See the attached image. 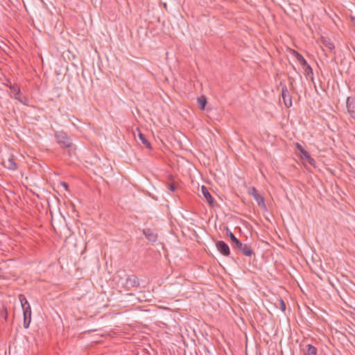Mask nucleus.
<instances>
[{
	"instance_id": "f257e3e1",
	"label": "nucleus",
	"mask_w": 355,
	"mask_h": 355,
	"mask_svg": "<svg viewBox=\"0 0 355 355\" xmlns=\"http://www.w3.org/2000/svg\"><path fill=\"white\" fill-rule=\"evenodd\" d=\"M55 138L60 148L70 149L72 147V140L66 132L57 131L55 132Z\"/></svg>"
},
{
	"instance_id": "f03ea898",
	"label": "nucleus",
	"mask_w": 355,
	"mask_h": 355,
	"mask_svg": "<svg viewBox=\"0 0 355 355\" xmlns=\"http://www.w3.org/2000/svg\"><path fill=\"white\" fill-rule=\"evenodd\" d=\"M7 86L10 88L15 99L24 105H28V99L21 94L20 88L17 84H10V85Z\"/></svg>"
},
{
	"instance_id": "7ed1b4c3",
	"label": "nucleus",
	"mask_w": 355,
	"mask_h": 355,
	"mask_svg": "<svg viewBox=\"0 0 355 355\" xmlns=\"http://www.w3.org/2000/svg\"><path fill=\"white\" fill-rule=\"evenodd\" d=\"M248 194L254 197L258 205L261 207L266 208L263 197L259 193L257 189L254 187L249 188Z\"/></svg>"
},
{
	"instance_id": "20e7f679",
	"label": "nucleus",
	"mask_w": 355,
	"mask_h": 355,
	"mask_svg": "<svg viewBox=\"0 0 355 355\" xmlns=\"http://www.w3.org/2000/svg\"><path fill=\"white\" fill-rule=\"evenodd\" d=\"M216 247L218 251L225 257L230 254V249L228 245L223 241H218L216 243Z\"/></svg>"
},
{
	"instance_id": "39448f33",
	"label": "nucleus",
	"mask_w": 355,
	"mask_h": 355,
	"mask_svg": "<svg viewBox=\"0 0 355 355\" xmlns=\"http://www.w3.org/2000/svg\"><path fill=\"white\" fill-rule=\"evenodd\" d=\"M282 96L285 106L290 107L292 105V100L286 85L282 86Z\"/></svg>"
},
{
	"instance_id": "423d86ee",
	"label": "nucleus",
	"mask_w": 355,
	"mask_h": 355,
	"mask_svg": "<svg viewBox=\"0 0 355 355\" xmlns=\"http://www.w3.org/2000/svg\"><path fill=\"white\" fill-rule=\"evenodd\" d=\"M346 106L350 116L355 119V98L348 97L346 101Z\"/></svg>"
},
{
	"instance_id": "0eeeda50",
	"label": "nucleus",
	"mask_w": 355,
	"mask_h": 355,
	"mask_svg": "<svg viewBox=\"0 0 355 355\" xmlns=\"http://www.w3.org/2000/svg\"><path fill=\"white\" fill-rule=\"evenodd\" d=\"M23 310L24 314V327L28 329L31 321V306H25Z\"/></svg>"
},
{
	"instance_id": "6e6552de",
	"label": "nucleus",
	"mask_w": 355,
	"mask_h": 355,
	"mask_svg": "<svg viewBox=\"0 0 355 355\" xmlns=\"http://www.w3.org/2000/svg\"><path fill=\"white\" fill-rule=\"evenodd\" d=\"M201 192L203 195L204 198L206 199L207 202L209 203V205L214 207L215 206L216 202L214 201V198L208 191L207 188L202 185L201 187Z\"/></svg>"
},
{
	"instance_id": "1a4fd4ad",
	"label": "nucleus",
	"mask_w": 355,
	"mask_h": 355,
	"mask_svg": "<svg viewBox=\"0 0 355 355\" xmlns=\"http://www.w3.org/2000/svg\"><path fill=\"white\" fill-rule=\"evenodd\" d=\"M146 238L150 242L155 243L157 240V234L156 232L151 229H144L143 231Z\"/></svg>"
},
{
	"instance_id": "9d476101",
	"label": "nucleus",
	"mask_w": 355,
	"mask_h": 355,
	"mask_svg": "<svg viewBox=\"0 0 355 355\" xmlns=\"http://www.w3.org/2000/svg\"><path fill=\"white\" fill-rule=\"evenodd\" d=\"M226 234L228 237H230V240L232 242V248L235 249L236 247L241 246V242L234 236V234L231 232V230L226 227Z\"/></svg>"
},
{
	"instance_id": "9b49d317",
	"label": "nucleus",
	"mask_w": 355,
	"mask_h": 355,
	"mask_svg": "<svg viewBox=\"0 0 355 355\" xmlns=\"http://www.w3.org/2000/svg\"><path fill=\"white\" fill-rule=\"evenodd\" d=\"M236 250H240L242 254L246 257H251L254 253L251 247L247 244H243L241 243V246L236 247Z\"/></svg>"
},
{
	"instance_id": "f8f14e48",
	"label": "nucleus",
	"mask_w": 355,
	"mask_h": 355,
	"mask_svg": "<svg viewBox=\"0 0 355 355\" xmlns=\"http://www.w3.org/2000/svg\"><path fill=\"white\" fill-rule=\"evenodd\" d=\"M3 165L4 167L10 169V170H15L17 169V164L15 162L13 156H10L7 159L3 161Z\"/></svg>"
},
{
	"instance_id": "ddd939ff",
	"label": "nucleus",
	"mask_w": 355,
	"mask_h": 355,
	"mask_svg": "<svg viewBox=\"0 0 355 355\" xmlns=\"http://www.w3.org/2000/svg\"><path fill=\"white\" fill-rule=\"evenodd\" d=\"M126 284L131 287H138L139 286V281L137 276L130 275L126 279Z\"/></svg>"
},
{
	"instance_id": "4468645a",
	"label": "nucleus",
	"mask_w": 355,
	"mask_h": 355,
	"mask_svg": "<svg viewBox=\"0 0 355 355\" xmlns=\"http://www.w3.org/2000/svg\"><path fill=\"white\" fill-rule=\"evenodd\" d=\"M317 348L312 345H306L304 349V355H316Z\"/></svg>"
},
{
	"instance_id": "2eb2a0df",
	"label": "nucleus",
	"mask_w": 355,
	"mask_h": 355,
	"mask_svg": "<svg viewBox=\"0 0 355 355\" xmlns=\"http://www.w3.org/2000/svg\"><path fill=\"white\" fill-rule=\"evenodd\" d=\"M198 107L201 110H204L207 105V98L205 96H201L197 98Z\"/></svg>"
},
{
	"instance_id": "dca6fc26",
	"label": "nucleus",
	"mask_w": 355,
	"mask_h": 355,
	"mask_svg": "<svg viewBox=\"0 0 355 355\" xmlns=\"http://www.w3.org/2000/svg\"><path fill=\"white\" fill-rule=\"evenodd\" d=\"M139 138L141 143L148 148L150 149L152 148L150 143L148 141V140L146 139V136L141 133L139 132Z\"/></svg>"
},
{
	"instance_id": "f3484780",
	"label": "nucleus",
	"mask_w": 355,
	"mask_h": 355,
	"mask_svg": "<svg viewBox=\"0 0 355 355\" xmlns=\"http://www.w3.org/2000/svg\"><path fill=\"white\" fill-rule=\"evenodd\" d=\"M293 53L295 55L296 59L297 60V61L300 62V64L302 67L304 65H307V64H308L307 62L306 61V60L304 58V57L300 53H299L296 51H294Z\"/></svg>"
},
{
	"instance_id": "a211bd4d",
	"label": "nucleus",
	"mask_w": 355,
	"mask_h": 355,
	"mask_svg": "<svg viewBox=\"0 0 355 355\" xmlns=\"http://www.w3.org/2000/svg\"><path fill=\"white\" fill-rule=\"evenodd\" d=\"M302 157L304 159H306L311 165H314L315 160L313 159L309 153L305 150L304 153L301 155Z\"/></svg>"
},
{
	"instance_id": "6ab92c4d",
	"label": "nucleus",
	"mask_w": 355,
	"mask_h": 355,
	"mask_svg": "<svg viewBox=\"0 0 355 355\" xmlns=\"http://www.w3.org/2000/svg\"><path fill=\"white\" fill-rule=\"evenodd\" d=\"M322 44L324 47L329 49L330 51L334 49L335 46L333 42H331L329 39H323L322 40Z\"/></svg>"
},
{
	"instance_id": "aec40b11",
	"label": "nucleus",
	"mask_w": 355,
	"mask_h": 355,
	"mask_svg": "<svg viewBox=\"0 0 355 355\" xmlns=\"http://www.w3.org/2000/svg\"><path fill=\"white\" fill-rule=\"evenodd\" d=\"M276 306L279 307L282 311H285L286 309V304L282 299L278 300V304H276Z\"/></svg>"
},
{
	"instance_id": "412c9836",
	"label": "nucleus",
	"mask_w": 355,
	"mask_h": 355,
	"mask_svg": "<svg viewBox=\"0 0 355 355\" xmlns=\"http://www.w3.org/2000/svg\"><path fill=\"white\" fill-rule=\"evenodd\" d=\"M303 67L304 68V71H305V73L306 75H309L310 73H313V69L311 67V66L307 64V65H304L303 66Z\"/></svg>"
},
{
	"instance_id": "4be33fe9",
	"label": "nucleus",
	"mask_w": 355,
	"mask_h": 355,
	"mask_svg": "<svg viewBox=\"0 0 355 355\" xmlns=\"http://www.w3.org/2000/svg\"><path fill=\"white\" fill-rule=\"evenodd\" d=\"M295 146H296V148L299 150V152L300 153L301 155L304 153V151H305V150L303 148L302 145L300 144L299 143H296Z\"/></svg>"
},
{
	"instance_id": "5701e85b",
	"label": "nucleus",
	"mask_w": 355,
	"mask_h": 355,
	"mask_svg": "<svg viewBox=\"0 0 355 355\" xmlns=\"http://www.w3.org/2000/svg\"><path fill=\"white\" fill-rule=\"evenodd\" d=\"M19 300L20 301L21 304H23V302H26V301H27L26 297L22 294H20L19 295Z\"/></svg>"
},
{
	"instance_id": "b1692460",
	"label": "nucleus",
	"mask_w": 355,
	"mask_h": 355,
	"mask_svg": "<svg viewBox=\"0 0 355 355\" xmlns=\"http://www.w3.org/2000/svg\"><path fill=\"white\" fill-rule=\"evenodd\" d=\"M168 189L171 191H175L176 189V187L174 184H168Z\"/></svg>"
},
{
	"instance_id": "393cba45",
	"label": "nucleus",
	"mask_w": 355,
	"mask_h": 355,
	"mask_svg": "<svg viewBox=\"0 0 355 355\" xmlns=\"http://www.w3.org/2000/svg\"><path fill=\"white\" fill-rule=\"evenodd\" d=\"M25 306H31L28 302L26 301V302H23V304H21V307H22V309L24 310V309H25L26 307Z\"/></svg>"
},
{
	"instance_id": "a878e982",
	"label": "nucleus",
	"mask_w": 355,
	"mask_h": 355,
	"mask_svg": "<svg viewBox=\"0 0 355 355\" xmlns=\"http://www.w3.org/2000/svg\"><path fill=\"white\" fill-rule=\"evenodd\" d=\"M352 21L354 25L355 26V17H352Z\"/></svg>"
},
{
	"instance_id": "bb28decb",
	"label": "nucleus",
	"mask_w": 355,
	"mask_h": 355,
	"mask_svg": "<svg viewBox=\"0 0 355 355\" xmlns=\"http://www.w3.org/2000/svg\"><path fill=\"white\" fill-rule=\"evenodd\" d=\"M64 186L65 187H67V184H66V183H64Z\"/></svg>"
},
{
	"instance_id": "cd10ccee",
	"label": "nucleus",
	"mask_w": 355,
	"mask_h": 355,
	"mask_svg": "<svg viewBox=\"0 0 355 355\" xmlns=\"http://www.w3.org/2000/svg\"><path fill=\"white\" fill-rule=\"evenodd\" d=\"M354 315H355V309H354Z\"/></svg>"
}]
</instances>
